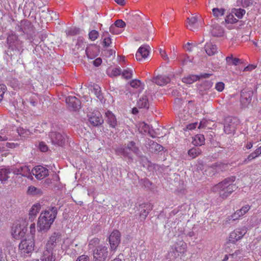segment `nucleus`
<instances>
[{
    "mask_svg": "<svg viewBox=\"0 0 261 261\" xmlns=\"http://www.w3.org/2000/svg\"><path fill=\"white\" fill-rule=\"evenodd\" d=\"M27 230V228L25 226L18 224L12 227L11 233L13 238L18 240L24 236Z\"/></svg>",
    "mask_w": 261,
    "mask_h": 261,
    "instance_id": "9b49d317",
    "label": "nucleus"
},
{
    "mask_svg": "<svg viewBox=\"0 0 261 261\" xmlns=\"http://www.w3.org/2000/svg\"><path fill=\"white\" fill-rule=\"evenodd\" d=\"M200 17L197 15H192L187 18L186 22L187 28L191 31H197L201 27Z\"/></svg>",
    "mask_w": 261,
    "mask_h": 261,
    "instance_id": "6e6552de",
    "label": "nucleus"
},
{
    "mask_svg": "<svg viewBox=\"0 0 261 261\" xmlns=\"http://www.w3.org/2000/svg\"><path fill=\"white\" fill-rule=\"evenodd\" d=\"M137 106L139 108L148 110L149 107L148 99L146 95H143L137 102Z\"/></svg>",
    "mask_w": 261,
    "mask_h": 261,
    "instance_id": "a878e982",
    "label": "nucleus"
},
{
    "mask_svg": "<svg viewBox=\"0 0 261 261\" xmlns=\"http://www.w3.org/2000/svg\"><path fill=\"white\" fill-rule=\"evenodd\" d=\"M121 73L122 76L126 79H129L132 77V70L129 69L124 70Z\"/></svg>",
    "mask_w": 261,
    "mask_h": 261,
    "instance_id": "de8ad7c7",
    "label": "nucleus"
},
{
    "mask_svg": "<svg viewBox=\"0 0 261 261\" xmlns=\"http://www.w3.org/2000/svg\"><path fill=\"white\" fill-rule=\"evenodd\" d=\"M174 77V75L170 74L169 76L164 75H159L154 77L152 81L158 85L163 86L170 83L171 78Z\"/></svg>",
    "mask_w": 261,
    "mask_h": 261,
    "instance_id": "2eb2a0df",
    "label": "nucleus"
},
{
    "mask_svg": "<svg viewBox=\"0 0 261 261\" xmlns=\"http://www.w3.org/2000/svg\"><path fill=\"white\" fill-rule=\"evenodd\" d=\"M58 209L56 207H49L41 213L37 222L38 231L46 232L50 228L57 217Z\"/></svg>",
    "mask_w": 261,
    "mask_h": 261,
    "instance_id": "7ed1b4c3",
    "label": "nucleus"
},
{
    "mask_svg": "<svg viewBox=\"0 0 261 261\" xmlns=\"http://www.w3.org/2000/svg\"><path fill=\"white\" fill-rule=\"evenodd\" d=\"M241 253L240 250H236L234 253L232 254H229V256L232 259L236 258L237 256Z\"/></svg>",
    "mask_w": 261,
    "mask_h": 261,
    "instance_id": "774afa93",
    "label": "nucleus"
},
{
    "mask_svg": "<svg viewBox=\"0 0 261 261\" xmlns=\"http://www.w3.org/2000/svg\"><path fill=\"white\" fill-rule=\"evenodd\" d=\"M225 11L224 9H218L217 8H214L212 10L213 14L216 17H219L224 15Z\"/></svg>",
    "mask_w": 261,
    "mask_h": 261,
    "instance_id": "c03bdc74",
    "label": "nucleus"
},
{
    "mask_svg": "<svg viewBox=\"0 0 261 261\" xmlns=\"http://www.w3.org/2000/svg\"><path fill=\"white\" fill-rule=\"evenodd\" d=\"M101 62L102 60L100 58H97L93 61V65L96 67L99 66L101 64Z\"/></svg>",
    "mask_w": 261,
    "mask_h": 261,
    "instance_id": "338daca9",
    "label": "nucleus"
},
{
    "mask_svg": "<svg viewBox=\"0 0 261 261\" xmlns=\"http://www.w3.org/2000/svg\"><path fill=\"white\" fill-rule=\"evenodd\" d=\"M144 207H145V209L141 211L140 215V218L143 220L146 219L149 212L151 211L152 206L150 203H147L145 204Z\"/></svg>",
    "mask_w": 261,
    "mask_h": 261,
    "instance_id": "e433bc0d",
    "label": "nucleus"
},
{
    "mask_svg": "<svg viewBox=\"0 0 261 261\" xmlns=\"http://www.w3.org/2000/svg\"><path fill=\"white\" fill-rule=\"evenodd\" d=\"M88 120L93 126H98L103 123V119L100 113L94 112L88 115Z\"/></svg>",
    "mask_w": 261,
    "mask_h": 261,
    "instance_id": "f8f14e48",
    "label": "nucleus"
},
{
    "mask_svg": "<svg viewBox=\"0 0 261 261\" xmlns=\"http://www.w3.org/2000/svg\"><path fill=\"white\" fill-rule=\"evenodd\" d=\"M32 174L38 179H41L48 175V170L42 166L35 167L32 170Z\"/></svg>",
    "mask_w": 261,
    "mask_h": 261,
    "instance_id": "ddd939ff",
    "label": "nucleus"
},
{
    "mask_svg": "<svg viewBox=\"0 0 261 261\" xmlns=\"http://www.w3.org/2000/svg\"><path fill=\"white\" fill-rule=\"evenodd\" d=\"M199 80V76L197 75H189L182 79V82L187 84H191Z\"/></svg>",
    "mask_w": 261,
    "mask_h": 261,
    "instance_id": "c9c22d12",
    "label": "nucleus"
},
{
    "mask_svg": "<svg viewBox=\"0 0 261 261\" xmlns=\"http://www.w3.org/2000/svg\"><path fill=\"white\" fill-rule=\"evenodd\" d=\"M17 41V36L16 34H9L7 36L8 43L10 45L12 44Z\"/></svg>",
    "mask_w": 261,
    "mask_h": 261,
    "instance_id": "a18cd8bd",
    "label": "nucleus"
},
{
    "mask_svg": "<svg viewBox=\"0 0 261 261\" xmlns=\"http://www.w3.org/2000/svg\"><path fill=\"white\" fill-rule=\"evenodd\" d=\"M245 10L243 9H236L234 8L232 10V13H233L238 19H241L245 14Z\"/></svg>",
    "mask_w": 261,
    "mask_h": 261,
    "instance_id": "79ce46f5",
    "label": "nucleus"
},
{
    "mask_svg": "<svg viewBox=\"0 0 261 261\" xmlns=\"http://www.w3.org/2000/svg\"><path fill=\"white\" fill-rule=\"evenodd\" d=\"M238 19H236L232 13L227 15L225 19V22L227 24H233L238 22Z\"/></svg>",
    "mask_w": 261,
    "mask_h": 261,
    "instance_id": "37998d69",
    "label": "nucleus"
},
{
    "mask_svg": "<svg viewBox=\"0 0 261 261\" xmlns=\"http://www.w3.org/2000/svg\"><path fill=\"white\" fill-rule=\"evenodd\" d=\"M39 149L41 151L45 152L48 150V147L44 142H41L39 143Z\"/></svg>",
    "mask_w": 261,
    "mask_h": 261,
    "instance_id": "13d9d810",
    "label": "nucleus"
},
{
    "mask_svg": "<svg viewBox=\"0 0 261 261\" xmlns=\"http://www.w3.org/2000/svg\"><path fill=\"white\" fill-rule=\"evenodd\" d=\"M250 206L249 205H246L243 206L241 209L237 210L234 214L231 216V219L233 220L238 219L241 216H243L249 210Z\"/></svg>",
    "mask_w": 261,
    "mask_h": 261,
    "instance_id": "bb28decb",
    "label": "nucleus"
},
{
    "mask_svg": "<svg viewBox=\"0 0 261 261\" xmlns=\"http://www.w3.org/2000/svg\"><path fill=\"white\" fill-rule=\"evenodd\" d=\"M235 180L234 176L226 178L212 187L211 191L214 193L218 192L220 197L226 199L238 188L235 184H233Z\"/></svg>",
    "mask_w": 261,
    "mask_h": 261,
    "instance_id": "20e7f679",
    "label": "nucleus"
},
{
    "mask_svg": "<svg viewBox=\"0 0 261 261\" xmlns=\"http://www.w3.org/2000/svg\"><path fill=\"white\" fill-rule=\"evenodd\" d=\"M21 31L23 33H28L33 30V25L32 22L28 20H23L21 21Z\"/></svg>",
    "mask_w": 261,
    "mask_h": 261,
    "instance_id": "393cba45",
    "label": "nucleus"
},
{
    "mask_svg": "<svg viewBox=\"0 0 261 261\" xmlns=\"http://www.w3.org/2000/svg\"><path fill=\"white\" fill-rule=\"evenodd\" d=\"M110 32L111 33H118L119 31L118 30V28H117L115 24L114 23L112 24L110 27Z\"/></svg>",
    "mask_w": 261,
    "mask_h": 261,
    "instance_id": "0e129e2a",
    "label": "nucleus"
},
{
    "mask_svg": "<svg viewBox=\"0 0 261 261\" xmlns=\"http://www.w3.org/2000/svg\"><path fill=\"white\" fill-rule=\"evenodd\" d=\"M224 88V84L223 82H218L215 86V89L219 92H221Z\"/></svg>",
    "mask_w": 261,
    "mask_h": 261,
    "instance_id": "5fc2aeb1",
    "label": "nucleus"
},
{
    "mask_svg": "<svg viewBox=\"0 0 261 261\" xmlns=\"http://www.w3.org/2000/svg\"><path fill=\"white\" fill-rule=\"evenodd\" d=\"M108 248L103 245H98L93 251V256L96 260L105 261L108 257L109 252Z\"/></svg>",
    "mask_w": 261,
    "mask_h": 261,
    "instance_id": "423d86ee",
    "label": "nucleus"
},
{
    "mask_svg": "<svg viewBox=\"0 0 261 261\" xmlns=\"http://www.w3.org/2000/svg\"><path fill=\"white\" fill-rule=\"evenodd\" d=\"M114 24L116 26L117 28H123L126 26V23L121 19L117 20L115 22Z\"/></svg>",
    "mask_w": 261,
    "mask_h": 261,
    "instance_id": "603ef678",
    "label": "nucleus"
},
{
    "mask_svg": "<svg viewBox=\"0 0 261 261\" xmlns=\"http://www.w3.org/2000/svg\"><path fill=\"white\" fill-rule=\"evenodd\" d=\"M205 51L208 56H213L217 53V48L215 45L207 43L204 47Z\"/></svg>",
    "mask_w": 261,
    "mask_h": 261,
    "instance_id": "7c9ffc66",
    "label": "nucleus"
},
{
    "mask_svg": "<svg viewBox=\"0 0 261 261\" xmlns=\"http://www.w3.org/2000/svg\"><path fill=\"white\" fill-rule=\"evenodd\" d=\"M149 53L148 48L145 46H140L136 54V58L138 61H142L143 59L147 57Z\"/></svg>",
    "mask_w": 261,
    "mask_h": 261,
    "instance_id": "aec40b11",
    "label": "nucleus"
},
{
    "mask_svg": "<svg viewBox=\"0 0 261 261\" xmlns=\"http://www.w3.org/2000/svg\"><path fill=\"white\" fill-rule=\"evenodd\" d=\"M213 86V83L211 81H205L199 87V93L203 96L207 94V91Z\"/></svg>",
    "mask_w": 261,
    "mask_h": 261,
    "instance_id": "a211bd4d",
    "label": "nucleus"
},
{
    "mask_svg": "<svg viewBox=\"0 0 261 261\" xmlns=\"http://www.w3.org/2000/svg\"><path fill=\"white\" fill-rule=\"evenodd\" d=\"M147 142L148 150L152 153H156L163 149V147L161 145L150 139H148Z\"/></svg>",
    "mask_w": 261,
    "mask_h": 261,
    "instance_id": "6ab92c4d",
    "label": "nucleus"
},
{
    "mask_svg": "<svg viewBox=\"0 0 261 261\" xmlns=\"http://www.w3.org/2000/svg\"><path fill=\"white\" fill-rule=\"evenodd\" d=\"M40 209L41 205L40 204H34L32 206L31 210L29 212V219L31 220V221H33V220L35 218Z\"/></svg>",
    "mask_w": 261,
    "mask_h": 261,
    "instance_id": "c756f323",
    "label": "nucleus"
},
{
    "mask_svg": "<svg viewBox=\"0 0 261 261\" xmlns=\"http://www.w3.org/2000/svg\"><path fill=\"white\" fill-rule=\"evenodd\" d=\"M115 151L117 155L122 156L127 159L128 163H132L134 160L131 152L137 156L138 161L142 163L144 166H145V165L149 163L148 159L145 156L141 154L139 147L136 145V143L134 141H129L122 146L116 148Z\"/></svg>",
    "mask_w": 261,
    "mask_h": 261,
    "instance_id": "f257e3e1",
    "label": "nucleus"
},
{
    "mask_svg": "<svg viewBox=\"0 0 261 261\" xmlns=\"http://www.w3.org/2000/svg\"><path fill=\"white\" fill-rule=\"evenodd\" d=\"M11 171L14 174L21 175L23 176L29 177L31 175L30 170L28 167L24 166L19 168L12 167Z\"/></svg>",
    "mask_w": 261,
    "mask_h": 261,
    "instance_id": "dca6fc26",
    "label": "nucleus"
},
{
    "mask_svg": "<svg viewBox=\"0 0 261 261\" xmlns=\"http://www.w3.org/2000/svg\"><path fill=\"white\" fill-rule=\"evenodd\" d=\"M28 101L30 103L32 106L35 107L38 103V98L36 96H32L28 99Z\"/></svg>",
    "mask_w": 261,
    "mask_h": 261,
    "instance_id": "8fccbe9b",
    "label": "nucleus"
},
{
    "mask_svg": "<svg viewBox=\"0 0 261 261\" xmlns=\"http://www.w3.org/2000/svg\"><path fill=\"white\" fill-rule=\"evenodd\" d=\"M9 85L15 90H19L22 87L21 84L19 82L18 80L14 78L11 79L9 80Z\"/></svg>",
    "mask_w": 261,
    "mask_h": 261,
    "instance_id": "4c0bfd02",
    "label": "nucleus"
},
{
    "mask_svg": "<svg viewBox=\"0 0 261 261\" xmlns=\"http://www.w3.org/2000/svg\"><path fill=\"white\" fill-rule=\"evenodd\" d=\"M99 242H100L99 239L98 238H95L90 241V242L89 243V245L96 246L97 245H98Z\"/></svg>",
    "mask_w": 261,
    "mask_h": 261,
    "instance_id": "680f3d73",
    "label": "nucleus"
},
{
    "mask_svg": "<svg viewBox=\"0 0 261 261\" xmlns=\"http://www.w3.org/2000/svg\"><path fill=\"white\" fill-rule=\"evenodd\" d=\"M93 91L95 93V95L97 97V98L100 100L102 101L103 99V95L101 91L100 87L98 85H94L93 86Z\"/></svg>",
    "mask_w": 261,
    "mask_h": 261,
    "instance_id": "a19ab883",
    "label": "nucleus"
},
{
    "mask_svg": "<svg viewBox=\"0 0 261 261\" xmlns=\"http://www.w3.org/2000/svg\"><path fill=\"white\" fill-rule=\"evenodd\" d=\"M226 61L228 65H237L240 63L241 60L237 58H233L232 55L226 58Z\"/></svg>",
    "mask_w": 261,
    "mask_h": 261,
    "instance_id": "ea45409f",
    "label": "nucleus"
},
{
    "mask_svg": "<svg viewBox=\"0 0 261 261\" xmlns=\"http://www.w3.org/2000/svg\"><path fill=\"white\" fill-rule=\"evenodd\" d=\"M41 13L42 15L41 17H43L46 20H48L49 19V17H51L50 12L48 11L43 10Z\"/></svg>",
    "mask_w": 261,
    "mask_h": 261,
    "instance_id": "6e6d98bb",
    "label": "nucleus"
},
{
    "mask_svg": "<svg viewBox=\"0 0 261 261\" xmlns=\"http://www.w3.org/2000/svg\"><path fill=\"white\" fill-rule=\"evenodd\" d=\"M109 241L112 250L116 249L121 241V235L118 230H114L109 237Z\"/></svg>",
    "mask_w": 261,
    "mask_h": 261,
    "instance_id": "9d476101",
    "label": "nucleus"
},
{
    "mask_svg": "<svg viewBox=\"0 0 261 261\" xmlns=\"http://www.w3.org/2000/svg\"><path fill=\"white\" fill-rule=\"evenodd\" d=\"M75 261H89V258L87 255H82L80 256Z\"/></svg>",
    "mask_w": 261,
    "mask_h": 261,
    "instance_id": "e2e57ef3",
    "label": "nucleus"
},
{
    "mask_svg": "<svg viewBox=\"0 0 261 261\" xmlns=\"http://www.w3.org/2000/svg\"><path fill=\"white\" fill-rule=\"evenodd\" d=\"M256 66L255 65H254L253 64H250L248 66H246L245 68L244 71H250L252 70L253 69H254Z\"/></svg>",
    "mask_w": 261,
    "mask_h": 261,
    "instance_id": "69168bd1",
    "label": "nucleus"
},
{
    "mask_svg": "<svg viewBox=\"0 0 261 261\" xmlns=\"http://www.w3.org/2000/svg\"><path fill=\"white\" fill-rule=\"evenodd\" d=\"M128 25L133 28L140 29L142 32H154L152 22L141 12L135 11L127 14Z\"/></svg>",
    "mask_w": 261,
    "mask_h": 261,
    "instance_id": "f03ea898",
    "label": "nucleus"
},
{
    "mask_svg": "<svg viewBox=\"0 0 261 261\" xmlns=\"http://www.w3.org/2000/svg\"><path fill=\"white\" fill-rule=\"evenodd\" d=\"M197 125V123H192L187 125L186 127L184 128L185 131L187 130H193L196 127Z\"/></svg>",
    "mask_w": 261,
    "mask_h": 261,
    "instance_id": "4d7b16f0",
    "label": "nucleus"
},
{
    "mask_svg": "<svg viewBox=\"0 0 261 261\" xmlns=\"http://www.w3.org/2000/svg\"><path fill=\"white\" fill-rule=\"evenodd\" d=\"M245 233H243L239 229H236L230 233L228 242L234 244L237 241L241 239L244 235Z\"/></svg>",
    "mask_w": 261,
    "mask_h": 261,
    "instance_id": "412c9836",
    "label": "nucleus"
},
{
    "mask_svg": "<svg viewBox=\"0 0 261 261\" xmlns=\"http://www.w3.org/2000/svg\"><path fill=\"white\" fill-rule=\"evenodd\" d=\"M12 172L11 169L3 168L0 170V181L5 182L9 178V174Z\"/></svg>",
    "mask_w": 261,
    "mask_h": 261,
    "instance_id": "473e14b6",
    "label": "nucleus"
},
{
    "mask_svg": "<svg viewBox=\"0 0 261 261\" xmlns=\"http://www.w3.org/2000/svg\"><path fill=\"white\" fill-rule=\"evenodd\" d=\"M149 129H150L149 126L148 124H147L146 123H145L144 122H141L140 123L139 130L140 133H141L142 134H145V133H147L150 135V136L151 137L154 138L155 136L151 134V132Z\"/></svg>",
    "mask_w": 261,
    "mask_h": 261,
    "instance_id": "f704fd0d",
    "label": "nucleus"
},
{
    "mask_svg": "<svg viewBox=\"0 0 261 261\" xmlns=\"http://www.w3.org/2000/svg\"><path fill=\"white\" fill-rule=\"evenodd\" d=\"M12 103L15 109L22 111L25 108L24 101L19 95H17L14 98V100L12 101Z\"/></svg>",
    "mask_w": 261,
    "mask_h": 261,
    "instance_id": "b1692460",
    "label": "nucleus"
},
{
    "mask_svg": "<svg viewBox=\"0 0 261 261\" xmlns=\"http://www.w3.org/2000/svg\"><path fill=\"white\" fill-rule=\"evenodd\" d=\"M188 153V155L190 157H191L192 159H194L198 155L201 154V150L199 147H195L189 149Z\"/></svg>",
    "mask_w": 261,
    "mask_h": 261,
    "instance_id": "58836bf2",
    "label": "nucleus"
},
{
    "mask_svg": "<svg viewBox=\"0 0 261 261\" xmlns=\"http://www.w3.org/2000/svg\"><path fill=\"white\" fill-rule=\"evenodd\" d=\"M112 43L111 39L109 37H105L103 41V44L104 46L109 47L110 46V44Z\"/></svg>",
    "mask_w": 261,
    "mask_h": 261,
    "instance_id": "bf43d9fd",
    "label": "nucleus"
},
{
    "mask_svg": "<svg viewBox=\"0 0 261 261\" xmlns=\"http://www.w3.org/2000/svg\"><path fill=\"white\" fill-rule=\"evenodd\" d=\"M41 260L42 261H55V257L53 255V250H50L45 248L43 253Z\"/></svg>",
    "mask_w": 261,
    "mask_h": 261,
    "instance_id": "c85d7f7f",
    "label": "nucleus"
},
{
    "mask_svg": "<svg viewBox=\"0 0 261 261\" xmlns=\"http://www.w3.org/2000/svg\"><path fill=\"white\" fill-rule=\"evenodd\" d=\"M121 73V69L120 67H117L112 69L111 74L113 76H116L120 75Z\"/></svg>",
    "mask_w": 261,
    "mask_h": 261,
    "instance_id": "864d4df0",
    "label": "nucleus"
},
{
    "mask_svg": "<svg viewBox=\"0 0 261 261\" xmlns=\"http://www.w3.org/2000/svg\"><path fill=\"white\" fill-rule=\"evenodd\" d=\"M66 103L68 108L72 111L78 110L81 108V102L80 100L75 96H68L66 98Z\"/></svg>",
    "mask_w": 261,
    "mask_h": 261,
    "instance_id": "4468645a",
    "label": "nucleus"
},
{
    "mask_svg": "<svg viewBox=\"0 0 261 261\" xmlns=\"http://www.w3.org/2000/svg\"><path fill=\"white\" fill-rule=\"evenodd\" d=\"M231 119L228 118L224 124V131L227 134L233 133L235 130L236 126L233 124H230Z\"/></svg>",
    "mask_w": 261,
    "mask_h": 261,
    "instance_id": "cd10ccee",
    "label": "nucleus"
},
{
    "mask_svg": "<svg viewBox=\"0 0 261 261\" xmlns=\"http://www.w3.org/2000/svg\"><path fill=\"white\" fill-rule=\"evenodd\" d=\"M205 138L203 135L198 134L196 135L192 141V143L195 146H201L204 143Z\"/></svg>",
    "mask_w": 261,
    "mask_h": 261,
    "instance_id": "72a5a7b5",
    "label": "nucleus"
},
{
    "mask_svg": "<svg viewBox=\"0 0 261 261\" xmlns=\"http://www.w3.org/2000/svg\"><path fill=\"white\" fill-rule=\"evenodd\" d=\"M49 137L52 144L60 146H63L67 140V136L65 134H61L57 132H50Z\"/></svg>",
    "mask_w": 261,
    "mask_h": 261,
    "instance_id": "0eeeda50",
    "label": "nucleus"
},
{
    "mask_svg": "<svg viewBox=\"0 0 261 261\" xmlns=\"http://www.w3.org/2000/svg\"><path fill=\"white\" fill-rule=\"evenodd\" d=\"M60 237V234L59 233L54 232L46 243L45 248L50 250H53L57 245V240Z\"/></svg>",
    "mask_w": 261,
    "mask_h": 261,
    "instance_id": "f3484780",
    "label": "nucleus"
},
{
    "mask_svg": "<svg viewBox=\"0 0 261 261\" xmlns=\"http://www.w3.org/2000/svg\"><path fill=\"white\" fill-rule=\"evenodd\" d=\"M172 251L168 253L170 259H175L180 254H184L187 250V244L182 241L176 242L174 244Z\"/></svg>",
    "mask_w": 261,
    "mask_h": 261,
    "instance_id": "39448f33",
    "label": "nucleus"
},
{
    "mask_svg": "<svg viewBox=\"0 0 261 261\" xmlns=\"http://www.w3.org/2000/svg\"><path fill=\"white\" fill-rule=\"evenodd\" d=\"M227 167V164L222 163H215L212 166L208 167V170L212 171L213 172V175H214L216 173H220V172H222L225 170Z\"/></svg>",
    "mask_w": 261,
    "mask_h": 261,
    "instance_id": "4be33fe9",
    "label": "nucleus"
},
{
    "mask_svg": "<svg viewBox=\"0 0 261 261\" xmlns=\"http://www.w3.org/2000/svg\"><path fill=\"white\" fill-rule=\"evenodd\" d=\"M28 194L32 196H40L42 195L43 192L41 189L31 186L28 188Z\"/></svg>",
    "mask_w": 261,
    "mask_h": 261,
    "instance_id": "2f4dec72",
    "label": "nucleus"
},
{
    "mask_svg": "<svg viewBox=\"0 0 261 261\" xmlns=\"http://www.w3.org/2000/svg\"><path fill=\"white\" fill-rule=\"evenodd\" d=\"M107 117L106 121L109 124V126L112 128H116L117 126V121L115 116L110 111L106 113Z\"/></svg>",
    "mask_w": 261,
    "mask_h": 261,
    "instance_id": "5701e85b",
    "label": "nucleus"
},
{
    "mask_svg": "<svg viewBox=\"0 0 261 261\" xmlns=\"http://www.w3.org/2000/svg\"><path fill=\"white\" fill-rule=\"evenodd\" d=\"M131 87L134 88H138L141 85V81L139 80H133L130 82Z\"/></svg>",
    "mask_w": 261,
    "mask_h": 261,
    "instance_id": "3c124183",
    "label": "nucleus"
},
{
    "mask_svg": "<svg viewBox=\"0 0 261 261\" xmlns=\"http://www.w3.org/2000/svg\"><path fill=\"white\" fill-rule=\"evenodd\" d=\"M258 155L257 153L256 150H255L254 152L250 153L247 157V159H245L244 161V163L245 164L248 163V161L252 160L253 159H255L257 156H258Z\"/></svg>",
    "mask_w": 261,
    "mask_h": 261,
    "instance_id": "09e8293b",
    "label": "nucleus"
},
{
    "mask_svg": "<svg viewBox=\"0 0 261 261\" xmlns=\"http://www.w3.org/2000/svg\"><path fill=\"white\" fill-rule=\"evenodd\" d=\"M34 242L32 239H24L21 240L19 245V249L21 253L29 254L34 250Z\"/></svg>",
    "mask_w": 261,
    "mask_h": 261,
    "instance_id": "1a4fd4ad",
    "label": "nucleus"
},
{
    "mask_svg": "<svg viewBox=\"0 0 261 261\" xmlns=\"http://www.w3.org/2000/svg\"><path fill=\"white\" fill-rule=\"evenodd\" d=\"M159 51H160V54L162 57V58L164 59V60L169 62V59L166 51L161 48L160 49Z\"/></svg>",
    "mask_w": 261,
    "mask_h": 261,
    "instance_id": "052dcab7",
    "label": "nucleus"
},
{
    "mask_svg": "<svg viewBox=\"0 0 261 261\" xmlns=\"http://www.w3.org/2000/svg\"><path fill=\"white\" fill-rule=\"evenodd\" d=\"M241 100L243 102L246 100V102L249 103L251 100V97L250 95L247 96L245 92L242 91L241 93Z\"/></svg>",
    "mask_w": 261,
    "mask_h": 261,
    "instance_id": "49530a36",
    "label": "nucleus"
}]
</instances>
